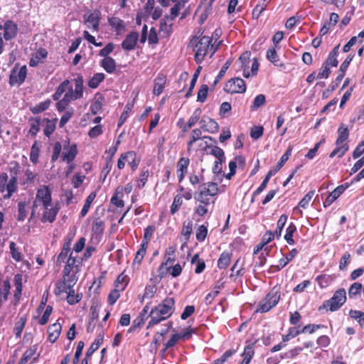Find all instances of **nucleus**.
Masks as SVG:
<instances>
[{"label":"nucleus","mask_w":364,"mask_h":364,"mask_svg":"<svg viewBox=\"0 0 364 364\" xmlns=\"http://www.w3.org/2000/svg\"><path fill=\"white\" fill-rule=\"evenodd\" d=\"M340 45H337L335 46L333 50L329 53L327 59L323 63L327 66L330 67H337L338 64V61L337 60V57L338 55V49Z\"/></svg>","instance_id":"nucleus-33"},{"label":"nucleus","mask_w":364,"mask_h":364,"mask_svg":"<svg viewBox=\"0 0 364 364\" xmlns=\"http://www.w3.org/2000/svg\"><path fill=\"white\" fill-rule=\"evenodd\" d=\"M176 301L173 297L166 296L149 312L151 318L147 328H151L169 318L175 311Z\"/></svg>","instance_id":"nucleus-1"},{"label":"nucleus","mask_w":364,"mask_h":364,"mask_svg":"<svg viewBox=\"0 0 364 364\" xmlns=\"http://www.w3.org/2000/svg\"><path fill=\"white\" fill-rule=\"evenodd\" d=\"M105 222L100 217L95 218L92 225V234L101 236L105 231Z\"/></svg>","instance_id":"nucleus-34"},{"label":"nucleus","mask_w":364,"mask_h":364,"mask_svg":"<svg viewBox=\"0 0 364 364\" xmlns=\"http://www.w3.org/2000/svg\"><path fill=\"white\" fill-rule=\"evenodd\" d=\"M38 350V345L35 344L28 348L21 358L18 364H26L27 362L31 359L36 354Z\"/></svg>","instance_id":"nucleus-42"},{"label":"nucleus","mask_w":364,"mask_h":364,"mask_svg":"<svg viewBox=\"0 0 364 364\" xmlns=\"http://www.w3.org/2000/svg\"><path fill=\"white\" fill-rule=\"evenodd\" d=\"M255 355L254 344H249L245 346L242 356V360L239 364H249Z\"/></svg>","instance_id":"nucleus-38"},{"label":"nucleus","mask_w":364,"mask_h":364,"mask_svg":"<svg viewBox=\"0 0 364 364\" xmlns=\"http://www.w3.org/2000/svg\"><path fill=\"white\" fill-rule=\"evenodd\" d=\"M70 85V80H65L63 81L56 88L55 92L52 95L53 100L55 101H58L62 95L66 91V90H68V85Z\"/></svg>","instance_id":"nucleus-46"},{"label":"nucleus","mask_w":364,"mask_h":364,"mask_svg":"<svg viewBox=\"0 0 364 364\" xmlns=\"http://www.w3.org/2000/svg\"><path fill=\"white\" fill-rule=\"evenodd\" d=\"M166 83V76L162 73H159L154 79V85L153 93L154 95L159 96L164 91Z\"/></svg>","instance_id":"nucleus-25"},{"label":"nucleus","mask_w":364,"mask_h":364,"mask_svg":"<svg viewBox=\"0 0 364 364\" xmlns=\"http://www.w3.org/2000/svg\"><path fill=\"white\" fill-rule=\"evenodd\" d=\"M125 162H127L131 169L135 171L140 163V159L137 158V155L134 151H129L120 155L117 161V168L120 170L125 166Z\"/></svg>","instance_id":"nucleus-10"},{"label":"nucleus","mask_w":364,"mask_h":364,"mask_svg":"<svg viewBox=\"0 0 364 364\" xmlns=\"http://www.w3.org/2000/svg\"><path fill=\"white\" fill-rule=\"evenodd\" d=\"M75 285H71V287H68L67 283L65 285H63V288H60V282H57L55 283V288L54 290V293L56 296H59L63 293H67L66 300L67 302L70 305H74L80 301L82 298V294H75V290L73 287Z\"/></svg>","instance_id":"nucleus-9"},{"label":"nucleus","mask_w":364,"mask_h":364,"mask_svg":"<svg viewBox=\"0 0 364 364\" xmlns=\"http://www.w3.org/2000/svg\"><path fill=\"white\" fill-rule=\"evenodd\" d=\"M232 252H229L228 251L223 252L217 262V266L220 269H226L230 264L232 259Z\"/></svg>","instance_id":"nucleus-31"},{"label":"nucleus","mask_w":364,"mask_h":364,"mask_svg":"<svg viewBox=\"0 0 364 364\" xmlns=\"http://www.w3.org/2000/svg\"><path fill=\"white\" fill-rule=\"evenodd\" d=\"M244 262H241V259L238 258L235 262L234 263L233 266L231 268V271L232 272H235V276L236 277H242L243 276L245 272L243 268Z\"/></svg>","instance_id":"nucleus-61"},{"label":"nucleus","mask_w":364,"mask_h":364,"mask_svg":"<svg viewBox=\"0 0 364 364\" xmlns=\"http://www.w3.org/2000/svg\"><path fill=\"white\" fill-rule=\"evenodd\" d=\"M338 136L336 141V148L330 154V158H333L336 156L341 158L345 155L349 149L348 144H344V141L347 140L349 136L348 127L345 124H341L338 129Z\"/></svg>","instance_id":"nucleus-5"},{"label":"nucleus","mask_w":364,"mask_h":364,"mask_svg":"<svg viewBox=\"0 0 364 364\" xmlns=\"http://www.w3.org/2000/svg\"><path fill=\"white\" fill-rule=\"evenodd\" d=\"M304 348L297 346L292 349H290L287 352H285L281 355L282 359H292L296 357L302 350Z\"/></svg>","instance_id":"nucleus-58"},{"label":"nucleus","mask_w":364,"mask_h":364,"mask_svg":"<svg viewBox=\"0 0 364 364\" xmlns=\"http://www.w3.org/2000/svg\"><path fill=\"white\" fill-rule=\"evenodd\" d=\"M108 23L117 36L121 35L126 27L124 21L116 16L108 18Z\"/></svg>","instance_id":"nucleus-23"},{"label":"nucleus","mask_w":364,"mask_h":364,"mask_svg":"<svg viewBox=\"0 0 364 364\" xmlns=\"http://www.w3.org/2000/svg\"><path fill=\"white\" fill-rule=\"evenodd\" d=\"M200 123L201 124V129L209 133L214 134L219 130V124L212 118L203 117Z\"/></svg>","instance_id":"nucleus-20"},{"label":"nucleus","mask_w":364,"mask_h":364,"mask_svg":"<svg viewBox=\"0 0 364 364\" xmlns=\"http://www.w3.org/2000/svg\"><path fill=\"white\" fill-rule=\"evenodd\" d=\"M36 198L43 208L50 206L52 202L51 191L48 186H42L38 188Z\"/></svg>","instance_id":"nucleus-14"},{"label":"nucleus","mask_w":364,"mask_h":364,"mask_svg":"<svg viewBox=\"0 0 364 364\" xmlns=\"http://www.w3.org/2000/svg\"><path fill=\"white\" fill-rule=\"evenodd\" d=\"M202 111L200 108L196 109L193 114L191 116V117L188 119V121L186 124H185L182 130L183 132H187L188 129H190L192 127H193L199 120L200 115H201Z\"/></svg>","instance_id":"nucleus-36"},{"label":"nucleus","mask_w":364,"mask_h":364,"mask_svg":"<svg viewBox=\"0 0 364 364\" xmlns=\"http://www.w3.org/2000/svg\"><path fill=\"white\" fill-rule=\"evenodd\" d=\"M172 2L175 3L171 9V14L168 16L169 18H171L174 20L179 14V11L184 7L185 4L189 0H171Z\"/></svg>","instance_id":"nucleus-37"},{"label":"nucleus","mask_w":364,"mask_h":364,"mask_svg":"<svg viewBox=\"0 0 364 364\" xmlns=\"http://www.w3.org/2000/svg\"><path fill=\"white\" fill-rule=\"evenodd\" d=\"M289 262L288 259L284 256L282 258L279 259L278 264L271 265L267 272L269 274H274L282 269Z\"/></svg>","instance_id":"nucleus-55"},{"label":"nucleus","mask_w":364,"mask_h":364,"mask_svg":"<svg viewBox=\"0 0 364 364\" xmlns=\"http://www.w3.org/2000/svg\"><path fill=\"white\" fill-rule=\"evenodd\" d=\"M148 248V245H144V243H141L140 247L136 252L134 259V264H138L139 265L141 264L146 253V250Z\"/></svg>","instance_id":"nucleus-54"},{"label":"nucleus","mask_w":364,"mask_h":364,"mask_svg":"<svg viewBox=\"0 0 364 364\" xmlns=\"http://www.w3.org/2000/svg\"><path fill=\"white\" fill-rule=\"evenodd\" d=\"M155 230H156V227L154 225H148L144 229V236H143L141 243H144V245L149 246V242L152 239Z\"/></svg>","instance_id":"nucleus-53"},{"label":"nucleus","mask_w":364,"mask_h":364,"mask_svg":"<svg viewBox=\"0 0 364 364\" xmlns=\"http://www.w3.org/2000/svg\"><path fill=\"white\" fill-rule=\"evenodd\" d=\"M190 164V159L188 157H181L176 163V173L178 178V182L181 183L186 174L188 172V168Z\"/></svg>","instance_id":"nucleus-17"},{"label":"nucleus","mask_w":364,"mask_h":364,"mask_svg":"<svg viewBox=\"0 0 364 364\" xmlns=\"http://www.w3.org/2000/svg\"><path fill=\"white\" fill-rule=\"evenodd\" d=\"M280 299V292L273 288L259 303L256 312L266 313L274 307Z\"/></svg>","instance_id":"nucleus-8"},{"label":"nucleus","mask_w":364,"mask_h":364,"mask_svg":"<svg viewBox=\"0 0 364 364\" xmlns=\"http://www.w3.org/2000/svg\"><path fill=\"white\" fill-rule=\"evenodd\" d=\"M28 122L30 124L28 134L35 137L40 131L41 119L40 117H31Z\"/></svg>","instance_id":"nucleus-44"},{"label":"nucleus","mask_w":364,"mask_h":364,"mask_svg":"<svg viewBox=\"0 0 364 364\" xmlns=\"http://www.w3.org/2000/svg\"><path fill=\"white\" fill-rule=\"evenodd\" d=\"M9 249L11 255L16 262H20L22 260V255L18 251V248L16 247V244L14 242H10Z\"/></svg>","instance_id":"nucleus-62"},{"label":"nucleus","mask_w":364,"mask_h":364,"mask_svg":"<svg viewBox=\"0 0 364 364\" xmlns=\"http://www.w3.org/2000/svg\"><path fill=\"white\" fill-rule=\"evenodd\" d=\"M26 322L27 316L25 314L17 318L13 329L16 338H19L21 336V333L26 326Z\"/></svg>","instance_id":"nucleus-29"},{"label":"nucleus","mask_w":364,"mask_h":364,"mask_svg":"<svg viewBox=\"0 0 364 364\" xmlns=\"http://www.w3.org/2000/svg\"><path fill=\"white\" fill-rule=\"evenodd\" d=\"M277 48L270 47L266 53L267 59L270 61L273 65L277 67H284V63L281 62L280 58L276 51Z\"/></svg>","instance_id":"nucleus-30"},{"label":"nucleus","mask_w":364,"mask_h":364,"mask_svg":"<svg viewBox=\"0 0 364 364\" xmlns=\"http://www.w3.org/2000/svg\"><path fill=\"white\" fill-rule=\"evenodd\" d=\"M139 40V33L136 31H132L125 37L122 43L123 50L130 51L134 50Z\"/></svg>","instance_id":"nucleus-18"},{"label":"nucleus","mask_w":364,"mask_h":364,"mask_svg":"<svg viewBox=\"0 0 364 364\" xmlns=\"http://www.w3.org/2000/svg\"><path fill=\"white\" fill-rule=\"evenodd\" d=\"M217 50L218 46L214 47L212 43V38L210 36H202L196 43L193 48L196 63L197 64L202 63L208 54L210 53V57H212Z\"/></svg>","instance_id":"nucleus-3"},{"label":"nucleus","mask_w":364,"mask_h":364,"mask_svg":"<svg viewBox=\"0 0 364 364\" xmlns=\"http://www.w3.org/2000/svg\"><path fill=\"white\" fill-rule=\"evenodd\" d=\"M191 263L192 264H196V268L194 271L195 273L198 274L202 273L205 270L206 267L204 259H200L199 254L198 253L192 257Z\"/></svg>","instance_id":"nucleus-41"},{"label":"nucleus","mask_w":364,"mask_h":364,"mask_svg":"<svg viewBox=\"0 0 364 364\" xmlns=\"http://www.w3.org/2000/svg\"><path fill=\"white\" fill-rule=\"evenodd\" d=\"M183 204V198L180 193H177L173 198V201L171 205L170 213L174 215L177 213Z\"/></svg>","instance_id":"nucleus-56"},{"label":"nucleus","mask_w":364,"mask_h":364,"mask_svg":"<svg viewBox=\"0 0 364 364\" xmlns=\"http://www.w3.org/2000/svg\"><path fill=\"white\" fill-rule=\"evenodd\" d=\"M80 264V262L75 257L73 256V252H71L67 259L66 264L63 271V277L58 282H60V288L63 287V285H65L67 282L68 287H71V285H75L78 280V277L77 274L80 271L79 266Z\"/></svg>","instance_id":"nucleus-2"},{"label":"nucleus","mask_w":364,"mask_h":364,"mask_svg":"<svg viewBox=\"0 0 364 364\" xmlns=\"http://www.w3.org/2000/svg\"><path fill=\"white\" fill-rule=\"evenodd\" d=\"M194 198L196 203V205L194 208L195 215L200 217H204L209 212L212 211L215 202L200 198Z\"/></svg>","instance_id":"nucleus-11"},{"label":"nucleus","mask_w":364,"mask_h":364,"mask_svg":"<svg viewBox=\"0 0 364 364\" xmlns=\"http://www.w3.org/2000/svg\"><path fill=\"white\" fill-rule=\"evenodd\" d=\"M287 215H282L277 223V228L274 232V235H276L277 238L279 239L282 235V230L287 223Z\"/></svg>","instance_id":"nucleus-57"},{"label":"nucleus","mask_w":364,"mask_h":364,"mask_svg":"<svg viewBox=\"0 0 364 364\" xmlns=\"http://www.w3.org/2000/svg\"><path fill=\"white\" fill-rule=\"evenodd\" d=\"M14 287H15L14 296L16 300L18 301L21 297L22 289H23L22 275L21 274H16L14 276Z\"/></svg>","instance_id":"nucleus-39"},{"label":"nucleus","mask_w":364,"mask_h":364,"mask_svg":"<svg viewBox=\"0 0 364 364\" xmlns=\"http://www.w3.org/2000/svg\"><path fill=\"white\" fill-rule=\"evenodd\" d=\"M173 20L165 16L160 21L159 31L163 33L164 36L168 37L173 32Z\"/></svg>","instance_id":"nucleus-24"},{"label":"nucleus","mask_w":364,"mask_h":364,"mask_svg":"<svg viewBox=\"0 0 364 364\" xmlns=\"http://www.w3.org/2000/svg\"><path fill=\"white\" fill-rule=\"evenodd\" d=\"M100 19L101 12L99 10H95L88 15H84L85 24L92 31H99Z\"/></svg>","instance_id":"nucleus-15"},{"label":"nucleus","mask_w":364,"mask_h":364,"mask_svg":"<svg viewBox=\"0 0 364 364\" xmlns=\"http://www.w3.org/2000/svg\"><path fill=\"white\" fill-rule=\"evenodd\" d=\"M316 281L318 286L323 289L328 287L332 283L333 278L328 274H321L316 277Z\"/></svg>","instance_id":"nucleus-52"},{"label":"nucleus","mask_w":364,"mask_h":364,"mask_svg":"<svg viewBox=\"0 0 364 364\" xmlns=\"http://www.w3.org/2000/svg\"><path fill=\"white\" fill-rule=\"evenodd\" d=\"M245 158L242 155H237L235 157L234 160L230 161L229 162V168L230 171L236 173L237 169V165L238 164L239 166H242V168L245 165Z\"/></svg>","instance_id":"nucleus-49"},{"label":"nucleus","mask_w":364,"mask_h":364,"mask_svg":"<svg viewBox=\"0 0 364 364\" xmlns=\"http://www.w3.org/2000/svg\"><path fill=\"white\" fill-rule=\"evenodd\" d=\"M41 151V142L36 140L31 148L30 160L33 164L38 163Z\"/></svg>","instance_id":"nucleus-40"},{"label":"nucleus","mask_w":364,"mask_h":364,"mask_svg":"<svg viewBox=\"0 0 364 364\" xmlns=\"http://www.w3.org/2000/svg\"><path fill=\"white\" fill-rule=\"evenodd\" d=\"M18 190V181L15 177H11L6 173H0V193H4L3 197L4 199H9L14 193Z\"/></svg>","instance_id":"nucleus-7"},{"label":"nucleus","mask_w":364,"mask_h":364,"mask_svg":"<svg viewBox=\"0 0 364 364\" xmlns=\"http://www.w3.org/2000/svg\"><path fill=\"white\" fill-rule=\"evenodd\" d=\"M346 301V292L345 289L341 288L336 290L333 296L323 302L319 306L318 311L321 313L330 311H336L338 310Z\"/></svg>","instance_id":"nucleus-4"},{"label":"nucleus","mask_w":364,"mask_h":364,"mask_svg":"<svg viewBox=\"0 0 364 364\" xmlns=\"http://www.w3.org/2000/svg\"><path fill=\"white\" fill-rule=\"evenodd\" d=\"M224 90L228 93H243L246 91L245 82L240 77L230 80L224 87Z\"/></svg>","instance_id":"nucleus-13"},{"label":"nucleus","mask_w":364,"mask_h":364,"mask_svg":"<svg viewBox=\"0 0 364 364\" xmlns=\"http://www.w3.org/2000/svg\"><path fill=\"white\" fill-rule=\"evenodd\" d=\"M100 66L107 73L112 74L117 68L116 61L112 58H103L100 62Z\"/></svg>","instance_id":"nucleus-32"},{"label":"nucleus","mask_w":364,"mask_h":364,"mask_svg":"<svg viewBox=\"0 0 364 364\" xmlns=\"http://www.w3.org/2000/svg\"><path fill=\"white\" fill-rule=\"evenodd\" d=\"M208 235V228L204 225L198 227L196 232V240L199 242H203Z\"/></svg>","instance_id":"nucleus-63"},{"label":"nucleus","mask_w":364,"mask_h":364,"mask_svg":"<svg viewBox=\"0 0 364 364\" xmlns=\"http://www.w3.org/2000/svg\"><path fill=\"white\" fill-rule=\"evenodd\" d=\"M105 75L104 73H95L88 81L87 85L89 87L92 89H96L100 85V84L105 80Z\"/></svg>","instance_id":"nucleus-47"},{"label":"nucleus","mask_w":364,"mask_h":364,"mask_svg":"<svg viewBox=\"0 0 364 364\" xmlns=\"http://www.w3.org/2000/svg\"><path fill=\"white\" fill-rule=\"evenodd\" d=\"M27 75L26 65H23L18 68L16 65L11 71L9 76V84L11 86L15 85H21L26 80Z\"/></svg>","instance_id":"nucleus-12"},{"label":"nucleus","mask_w":364,"mask_h":364,"mask_svg":"<svg viewBox=\"0 0 364 364\" xmlns=\"http://www.w3.org/2000/svg\"><path fill=\"white\" fill-rule=\"evenodd\" d=\"M66 143H67V146L65 145L63 147L62 159H63V161H66L68 164H70L71 162H73L75 160V159L78 153V151H77L76 144L70 145L69 140H68L66 141Z\"/></svg>","instance_id":"nucleus-16"},{"label":"nucleus","mask_w":364,"mask_h":364,"mask_svg":"<svg viewBox=\"0 0 364 364\" xmlns=\"http://www.w3.org/2000/svg\"><path fill=\"white\" fill-rule=\"evenodd\" d=\"M75 90H73L74 97L78 99L81 98L83 95V78L82 76L78 75L77 77L75 78Z\"/></svg>","instance_id":"nucleus-45"},{"label":"nucleus","mask_w":364,"mask_h":364,"mask_svg":"<svg viewBox=\"0 0 364 364\" xmlns=\"http://www.w3.org/2000/svg\"><path fill=\"white\" fill-rule=\"evenodd\" d=\"M57 121V118H55L52 120L48 118H45L43 119V122H46V125L43 129V133L46 136L50 137V136L55 132Z\"/></svg>","instance_id":"nucleus-43"},{"label":"nucleus","mask_w":364,"mask_h":364,"mask_svg":"<svg viewBox=\"0 0 364 364\" xmlns=\"http://www.w3.org/2000/svg\"><path fill=\"white\" fill-rule=\"evenodd\" d=\"M47 56L48 51L45 48H39L36 53L32 54L29 60V65L31 67L38 66L40 63H43Z\"/></svg>","instance_id":"nucleus-21"},{"label":"nucleus","mask_w":364,"mask_h":364,"mask_svg":"<svg viewBox=\"0 0 364 364\" xmlns=\"http://www.w3.org/2000/svg\"><path fill=\"white\" fill-rule=\"evenodd\" d=\"M59 210L60 207L58 204L52 208H49V206L44 208V211L41 218L42 222H49L50 223H53L55 220Z\"/></svg>","instance_id":"nucleus-19"},{"label":"nucleus","mask_w":364,"mask_h":364,"mask_svg":"<svg viewBox=\"0 0 364 364\" xmlns=\"http://www.w3.org/2000/svg\"><path fill=\"white\" fill-rule=\"evenodd\" d=\"M296 231V227L293 223H291L289 226L287 227L286 230V234L284 235V240L287 241V242L289 245H294L295 243V241L293 238L294 234Z\"/></svg>","instance_id":"nucleus-51"},{"label":"nucleus","mask_w":364,"mask_h":364,"mask_svg":"<svg viewBox=\"0 0 364 364\" xmlns=\"http://www.w3.org/2000/svg\"><path fill=\"white\" fill-rule=\"evenodd\" d=\"M96 198V193L92 192L89 194V196L87 197L84 205L81 210V212L80 213V217L83 218L85 217L87 213L89 211V209L90 208L91 204L92 203L93 200Z\"/></svg>","instance_id":"nucleus-50"},{"label":"nucleus","mask_w":364,"mask_h":364,"mask_svg":"<svg viewBox=\"0 0 364 364\" xmlns=\"http://www.w3.org/2000/svg\"><path fill=\"white\" fill-rule=\"evenodd\" d=\"M4 37L6 41H9L16 37L18 31L17 25L12 21H6L4 25Z\"/></svg>","instance_id":"nucleus-26"},{"label":"nucleus","mask_w":364,"mask_h":364,"mask_svg":"<svg viewBox=\"0 0 364 364\" xmlns=\"http://www.w3.org/2000/svg\"><path fill=\"white\" fill-rule=\"evenodd\" d=\"M219 193L218 184L209 181L199 185L198 190L194 193V198L208 199L215 202Z\"/></svg>","instance_id":"nucleus-6"},{"label":"nucleus","mask_w":364,"mask_h":364,"mask_svg":"<svg viewBox=\"0 0 364 364\" xmlns=\"http://www.w3.org/2000/svg\"><path fill=\"white\" fill-rule=\"evenodd\" d=\"M221 287L222 285H217L213 288V291L207 294L205 298V303L206 305H210L213 303L215 298L219 294Z\"/></svg>","instance_id":"nucleus-60"},{"label":"nucleus","mask_w":364,"mask_h":364,"mask_svg":"<svg viewBox=\"0 0 364 364\" xmlns=\"http://www.w3.org/2000/svg\"><path fill=\"white\" fill-rule=\"evenodd\" d=\"M50 104L51 101L49 99H48L43 102L38 103V105H36L35 106L31 107L30 111L33 114L41 113L47 110L49 108Z\"/></svg>","instance_id":"nucleus-48"},{"label":"nucleus","mask_w":364,"mask_h":364,"mask_svg":"<svg viewBox=\"0 0 364 364\" xmlns=\"http://www.w3.org/2000/svg\"><path fill=\"white\" fill-rule=\"evenodd\" d=\"M156 287L154 284H148L146 286L144 289V294L141 297V302H142L144 299H152L156 292Z\"/></svg>","instance_id":"nucleus-59"},{"label":"nucleus","mask_w":364,"mask_h":364,"mask_svg":"<svg viewBox=\"0 0 364 364\" xmlns=\"http://www.w3.org/2000/svg\"><path fill=\"white\" fill-rule=\"evenodd\" d=\"M202 139H208L210 140L212 139L211 136H202V132L201 129H194L190 135L189 141L187 143V150L188 152H190L193 148V145L195 142L197 141Z\"/></svg>","instance_id":"nucleus-28"},{"label":"nucleus","mask_w":364,"mask_h":364,"mask_svg":"<svg viewBox=\"0 0 364 364\" xmlns=\"http://www.w3.org/2000/svg\"><path fill=\"white\" fill-rule=\"evenodd\" d=\"M315 193L314 191H310L308 192L304 197L300 200L298 205L294 208V212L299 211L301 215H302V211L299 210V208L303 209L307 208L310 201L311 200L314 195Z\"/></svg>","instance_id":"nucleus-35"},{"label":"nucleus","mask_w":364,"mask_h":364,"mask_svg":"<svg viewBox=\"0 0 364 364\" xmlns=\"http://www.w3.org/2000/svg\"><path fill=\"white\" fill-rule=\"evenodd\" d=\"M61 330V324L58 321L50 325L48 328V341L52 343H55L59 338Z\"/></svg>","instance_id":"nucleus-27"},{"label":"nucleus","mask_w":364,"mask_h":364,"mask_svg":"<svg viewBox=\"0 0 364 364\" xmlns=\"http://www.w3.org/2000/svg\"><path fill=\"white\" fill-rule=\"evenodd\" d=\"M193 231V222L191 220H185L183 223L182 230L181 232L180 240L186 245L189 242Z\"/></svg>","instance_id":"nucleus-22"},{"label":"nucleus","mask_w":364,"mask_h":364,"mask_svg":"<svg viewBox=\"0 0 364 364\" xmlns=\"http://www.w3.org/2000/svg\"><path fill=\"white\" fill-rule=\"evenodd\" d=\"M349 315L351 318L357 320L361 327L364 326V312L358 310H350Z\"/></svg>","instance_id":"nucleus-64"}]
</instances>
